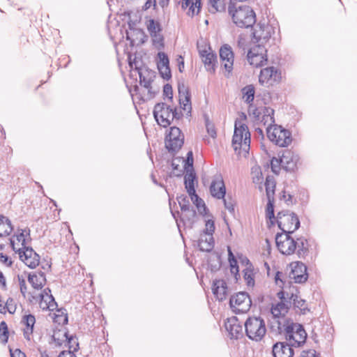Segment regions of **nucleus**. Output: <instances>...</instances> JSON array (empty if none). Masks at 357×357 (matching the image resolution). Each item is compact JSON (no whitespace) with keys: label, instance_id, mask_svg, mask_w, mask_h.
Segmentation results:
<instances>
[{"label":"nucleus","instance_id":"nucleus-63","mask_svg":"<svg viewBox=\"0 0 357 357\" xmlns=\"http://www.w3.org/2000/svg\"><path fill=\"white\" fill-rule=\"evenodd\" d=\"M17 278H18V281H19V284H20V292L22 293L23 296L25 297L26 290H27L25 280L22 276H20V275H18Z\"/></svg>","mask_w":357,"mask_h":357},{"label":"nucleus","instance_id":"nucleus-15","mask_svg":"<svg viewBox=\"0 0 357 357\" xmlns=\"http://www.w3.org/2000/svg\"><path fill=\"white\" fill-rule=\"evenodd\" d=\"M287 172H293L297 166L298 156L290 150H285L279 160H276Z\"/></svg>","mask_w":357,"mask_h":357},{"label":"nucleus","instance_id":"nucleus-46","mask_svg":"<svg viewBox=\"0 0 357 357\" xmlns=\"http://www.w3.org/2000/svg\"><path fill=\"white\" fill-rule=\"evenodd\" d=\"M223 199L225 207L228 210V211L234 215L235 213V204L236 202L232 199L230 196L225 197Z\"/></svg>","mask_w":357,"mask_h":357},{"label":"nucleus","instance_id":"nucleus-40","mask_svg":"<svg viewBox=\"0 0 357 357\" xmlns=\"http://www.w3.org/2000/svg\"><path fill=\"white\" fill-rule=\"evenodd\" d=\"M146 28L150 35L151 33H157L158 32H162V31L160 22L154 20L153 19H150L147 21Z\"/></svg>","mask_w":357,"mask_h":357},{"label":"nucleus","instance_id":"nucleus-31","mask_svg":"<svg viewBox=\"0 0 357 357\" xmlns=\"http://www.w3.org/2000/svg\"><path fill=\"white\" fill-rule=\"evenodd\" d=\"M246 259V267L243 271V278L248 286L254 287L255 274L253 273V266L248 259Z\"/></svg>","mask_w":357,"mask_h":357},{"label":"nucleus","instance_id":"nucleus-36","mask_svg":"<svg viewBox=\"0 0 357 357\" xmlns=\"http://www.w3.org/2000/svg\"><path fill=\"white\" fill-rule=\"evenodd\" d=\"M40 296L41 298L40 305L43 310L48 309L53 311L57 307V303L52 295L50 294L48 299H45V296L43 294H40Z\"/></svg>","mask_w":357,"mask_h":357},{"label":"nucleus","instance_id":"nucleus-5","mask_svg":"<svg viewBox=\"0 0 357 357\" xmlns=\"http://www.w3.org/2000/svg\"><path fill=\"white\" fill-rule=\"evenodd\" d=\"M277 224L283 233H294L300 227V221L297 215L289 211L278 213Z\"/></svg>","mask_w":357,"mask_h":357},{"label":"nucleus","instance_id":"nucleus-32","mask_svg":"<svg viewBox=\"0 0 357 357\" xmlns=\"http://www.w3.org/2000/svg\"><path fill=\"white\" fill-rule=\"evenodd\" d=\"M22 322L26 326V328L24 330V335L25 338L29 340V335L32 334L33 326L36 323L35 317L31 314L24 315L22 317Z\"/></svg>","mask_w":357,"mask_h":357},{"label":"nucleus","instance_id":"nucleus-12","mask_svg":"<svg viewBox=\"0 0 357 357\" xmlns=\"http://www.w3.org/2000/svg\"><path fill=\"white\" fill-rule=\"evenodd\" d=\"M139 77V84L148 90L147 99H152L155 94L158 93V89H153L151 84L155 77V72L149 69L147 67L144 68L138 73Z\"/></svg>","mask_w":357,"mask_h":357},{"label":"nucleus","instance_id":"nucleus-38","mask_svg":"<svg viewBox=\"0 0 357 357\" xmlns=\"http://www.w3.org/2000/svg\"><path fill=\"white\" fill-rule=\"evenodd\" d=\"M227 252L228 260L230 266V271L232 274L235 275V278H237L236 276L238 275L239 272L237 260L235 256L234 255L229 246H228L227 248Z\"/></svg>","mask_w":357,"mask_h":357},{"label":"nucleus","instance_id":"nucleus-20","mask_svg":"<svg viewBox=\"0 0 357 357\" xmlns=\"http://www.w3.org/2000/svg\"><path fill=\"white\" fill-rule=\"evenodd\" d=\"M178 93H179V103L181 105V107L183 111L187 112V114L191 113L192 106H191V96L188 91V87L183 84H178Z\"/></svg>","mask_w":357,"mask_h":357},{"label":"nucleus","instance_id":"nucleus-43","mask_svg":"<svg viewBox=\"0 0 357 357\" xmlns=\"http://www.w3.org/2000/svg\"><path fill=\"white\" fill-rule=\"evenodd\" d=\"M238 146V154H241V151H243L244 152V155L248 153L250 147V132H247L245 134V137H244L243 142L239 145Z\"/></svg>","mask_w":357,"mask_h":357},{"label":"nucleus","instance_id":"nucleus-56","mask_svg":"<svg viewBox=\"0 0 357 357\" xmlns=\"http://www.w3.org/2000/svg\"><path fill=\"white\" fill-rule=\"evenodd\" d=\"M276 306L282 312V313L286 314L288 312L289 307L291 306V301L290 299L289 301H281L276 304Z\"/></svg>","mask_w":357,"mask_h":357},{"label":"nucleus","instance_id":"nucleus-57","mask_svg":"<svg viewBox=\"0 0 357 357\" xmlns=\"http://www.w3.org/2000/svg\"><path fill=\"white\" fill-rule=\"evenodd\" d=\"M215 231V223L213 220H208L206 221L205 224V229L203 231L202 234H207V235L213 236V234Z\"/></svg>","mask_w":357,"mask_h":357},{"label":"nucleus","instance_id":"nucleus-48","mask_svg":"<svg viewBox=\"0 0 357 357\" xmlns=\"http://www.w3.org/2000/svg\"><path fill=\"white\" fill-rule=\"evenodd\" d=\"M65 341L68 342L69 349H73V351H72L73 353L79 349V343L77 342V339L73 335H68V334H67Z\"/></svg>","mask_w":357,"mask_h":357},{"label":"nucleus","instance_id":"nucleus-58","mask_svg":"<svg viewBox=\"0 0 357 357\" xmlns=\"http://www.w3.org/2000/svg\"><path fill=\"white\" fill-rule=\"evenodd\" d=\"M158 68V70H159V73H160L161 77L163 79L168 80L169 79L171 78L172 75H171V70H170L169 66H165L160 67Z\"/></svg>","mask_w":357,"mask_h":357},{"label":"nucleus","instance_id":"nucleus-35","mask_svg":"<svg viewBox=\"0 0 357 357\" xmlns=\"http://www.w3.org/2000/svg\"><path fill=\"white\" fill-rule=\"evenodd\" d=\"M208 10L211 13L225 12L226 10L225 0H208Z\"/></svg>","mask_w":357,"mask_h":357},{"label":"nucleus","instance_id":"nucleus-34","mask_svg":"<svg viewBox=\"0 0 357 357\" xmlns=\"http://www.w3.org/2000/svg\"><path fill=\"white\" fill-rule=\"evenodd\" d=\"M267 199H274L276 182L273 176H267L264 183Z\"/></svg>","mask_w":357,"mask_h":357},{"label":"nucleus","instance_id":"nucleus-64","mask_svg":"<svg viewBox=\"0 0 357 357\" xmlns=\"http://www.w3.org/2000/svg\"><path fill=\"white\" fill-rule=\"evenodd\" d=\"M301 357H321L320 354L317 353L314 349H309L307 351H303Z\"/></svg>","mask_w":357,"mask_h":357},{"label":"nucleus","instance_id":"nucleus-3","mask_svg":"<svg viewBox=\"0 0 357 357\" xmlns=\"http://www.w3.org/2000/svg\"><path fill=\"white\" fill-rule=\"evenodd\" d=\"M247 337L255 342L261 341L266 333V326L261 317H250L244 323Z\"/></svg>","mask_w":357,"mask_h":357},{"label":"nucleus","instance_id":"nucleus-42","mask_svg":"<svg viewBox=\"0 0 357 357\" xmlns=\"http://www.w3.org/2000/svg\"><path fill=\"white\" fill-rule=\"evenodd\" d=\"M266 216L269 219L271 225H273L274 220L275 219L274 214V199H268L266 209Z\"/></svg>","mask_w":357,"mask_h":357},{"label":"nucleus","instance_id":"nucleus-23","mask_svg":"<svg viewBox=\"0 0 357 357\" xmlns=\"http://www.w3.org/2000/svg\"><path fill=\"white\" fill-rule=\"evenodd\" d=\"M289 299L291 301V305H293L296 312L305 314L310 311L305 300L300 297L296 288L294 291L291 293V297H289Z\"/></svg>","mask_w":357,"mask_h":357},{"label":"nucleus","instance_id":"nucleus-60","mask_svg":"<svg viewBox=\"0 0 357 357\" xmlns=\"http://www.w3.org/2000/svg\"><path fill=\"white\" fill-rule=\"evenodd\" d=\"M141 63V61H137V59L135 58L133 61L130 60L129 66L132 70H135L138 73L141 70H143L144 68H146V66H142Z\"/></svg>","mask_w":357,"mask_h":357},{"label":"nucleus","instance_id":"nucleus-59","mask_svg":"<svg viewBox=\"0 0 357 357\" xmlns=\"http://www.w3.org/2000/svg\"><path fill=\"white\" fill-rule=\"evenodd\" d=\"M296 287H292L290 288L289 291H287L284 290L280 291L277 294L278 297L280 299V301H289V297H291V293L295 291Z\"/></svg>","mask_w":357,"mask_h":357},{"label":"nucleus","instance_id":"nucleus-33","mask_svg":"<svg viewBox=\"0 0 357 357\" xmlns=\"http://www.w3.org/2000/svg\"><path fill=\"white\" fill-rule=\"evenodd\" d=\"M13 230L11 221L6 216L0 215V237L7 236Z\"/></svg>","mask_w":357,"mask_h":357},{"label":"nucleus","instance_id":"nucleus-39","mask_svg":"<svg viewBox=\"0 0 357 357\" xmlns=\"http://www.w3.org/2000/svg\"><path fill=\"white\" fill-rule=\"evenodd\" d=\"M188 195H190L193 204L197 206L199 213L202 215L206 213L207 208L204 204V202L197 195L196 192H195V193Z\"/></svg>","mask_w":357,"mask_h":357},{"label":"nucleus","instance_id":"nucleus-28","mask_svg":"<svg viewBox=\"0 0 357 357\" xmlns=\"http://www.w3.org/2000/svg\"><path fill=\"white\" fill-rule=\"evenodd\" d=\"M215 242L213 236L207 234H201L198 241V246L202 252H209L214 248Z\"/></svg>","mask_w":357,"mask_h":357},{"label":"nucleus","instance_id":"nucleus-7","mask_svg":"<svg viewBox=\"0 0 357 357\" xmlns=\"http://www.w3.org/2000/svg\"><path fill=\"white\" fill-rule=\"evenodd\" d=\"M229 305L234 313L243 314L250 309L252 301L248 293L241 291L230 298Z\"/></svg>","mask_w":357,"mask_h":357},{"label":"nucleus","instance_id":"nucleus-21","mask_svg":"<svg viewBox=\"0 0 357 357\" xmlns=\"http://www.w3.org/2000/svg\"><path fill=\"white\" fill-rule=\"evenodd\" d=\"M247 132H249L248 127L244 124L241 123L238 126V123H235L234 132L232 138V146L235 151H238V145L242 144L245 137Z\"/></svg>","mask_w":357,"mask_h":357},{"label":"nucleus","instance_id":"nucleus-37","mask_svg":"<svg viewBox=\"0 0 357 357\" xmlns=\"http://www.w3.org/2000/svg\"><path fill=\"white\" fill-rule=\"evenodd\" d=\"M243 93V98L245 100V102L250 105H253L252 102L255 98V87L252 85H247L243 87L241 90Z\"/></svg>","mask_w":357,"mask_h":357},{"label":"nucleus","instance_id":"nucleus-18","mask_svg":"<svg viewBox=\"0 0 357 357\" xmlns=\"http://www.w3.org/2000/svg\"><path fill=\"white\" fill-rule=\"evenodd\" d=\"M293 347L294 346L287 342H278L273 344L272 353L274 357H293Z\"/></svg>","mask_w":357,"mask_h":357},{"label":"nucleus","instance_id":"nucleus-22","mask_svg":"<svg viewBox=\"0 0 357 357\" xmlns=\"http://www.w3.org/2000/svg\"><path fill=\"white\" fill-rule=\"evenodd\" d=\"M210 192L217 199L224 198L226 194L225 186L220 175L216 176L210 186Z\"/></svg>","mask_w":357,"mask_h":357},{"label":"nucleus","instance_id":"nucleus-62","mask_svg":"<svg viewBox=\"0 0 357 357\" xmlns=\"http://www.w3.org/2000/svg\"><path fill=\"white\" fill-rule=\"evenodd\" d=\"M163 96L170 100H172V98H173L172 87L169 84H165V86L163 87Z\"/></svg>","mask_w":357,"mask_h":357},{"label":"nucleus","instance_id":"nucleus-47","mask_svg":"<svg viewBox=\"0 0 357 357\" xmlns=\"http://www.w3.org/2000/svg\"><path fill=\"white\" fill-rule=\"evenodd\" d=\"M271 313L275 318V321L273 322V328H274L276 324L278 326V321L282 319H287L285 317V314L282 313V312L275 305H273L271 307Z\"/></svg>","mask_w":357,"mask_h":357},{"label":"nucleus","instance_id":"nucleus-16","mask_svg":"<svg viewBox=\"0 0 357 357\" xmlns=\"http://www.w3.org/2000/svg\"><path fill=\"white\" fill-rule=\"evenodd\" d=\"M225 327L231 339H238L243 337V327L237 317L228 318L225 323Z\"/></svg>","mask_w":357,"mask_h":357},{"label":"nucleus","instance_id":"nucleus-24","mask_svg":"<svg viewBox=\"0 0 357 357\" xmlns=\"http://www.w3.org/2000/svg\"><path fill=\"white\" fill-rule=\"evenodd\" d=\"M280 73L274 67H268L261 70L259 81L261 84L268 83L269 81L277 82L280 79Z\"/></svg>","mask_w":357,"mask_h":357},{"label":"nucleus","instance_id":"nucleus-55","mask_svg":"<svg viewBox=\"0 0 357 357\" xmlns=\"http://www.w3.org/2000/svg\"><path fill=\"white\" fill-rule=\"evenodd\" d=\"M16 305L15 304L14 299L8 298L5 303L6 312L8 311L10 314H14L16 311Z\"/></svg>","mask_w":357,"mask_h":357},{"label":"nucleus","instance_id":"nucleus-25","mask_svg":"<svg viewBox=\"0 0 357 357\" xmlns=\"http://www.w3.org/2000/svg\"><path fill=\"white\" fill-rule=\"evenodd\" d=\"M227 285L224 280H215L213 282L212 291L217 299L222 301L227 296Z\"/></svg>","mask_w":357,"mask_h":357},{"label":"nucleus","instance_id":"nucleus-45","mask_svg":"<svg viewBox=\"0 0 357 357\" xmlns=\"http://www.w3.org/2000/svg\"><path fill=\"white\" fill-rule=\"evenodd\" d=\"M68 332L59 330L55 331L52 335V340L57 346H61L63 342H65Z\"/></svg>","mask_w":357,"mask_h":357},{"label":"nucleus","instance_id":"nucleus-10","mask_svg":"<svg viewBox=\"0 0 357 357\" xmlns=\"http://www.w3.org/2000/svg\"><path fill=\"white\" fill-rule=\"evenodd\" d=\"M183 143L184 136L181 130L176 126L171 127L165 139V146L168 151L172 153H176L181 149Z\"/></svg>","mask_w":357,"mask_h":357},{"label":"nucleus","instance_id":"nucleus-14","mask_svg":"<svg viewBox=\"0 0 357 357\" xmlns=\"http://www.w3.org/2000/svg\"><path fill=\"white\" fill-rule=\"evenodd\" d=\"M266 50L264 47L256 45L251 48L247 54L249 63L255 67H260L267 61Z\"/></svg>","mask_w":357,"mask_h":357},{"label":"nucleus","instance_id":"nucleus-61","mask_svg":"<svg viewBox=\"0 0 357 357\" xmlns=\"http://www.w3.org/2000/svg\"><path fill=\"white\" fill-rule=\"evenodd\" d=\"M57 312H61V314H56L55 321L56 322H63V324L68 323V316L67 314L63 311V309L57 310Z\"/></svg>","mask_w":357,"mask_h":357},{"label":"nucleus","instance_id":"nucleus-30","mask_svg":"<svg viewBox=\"0 0 357 357\" xmlns=\"http://www.w3.org/2000/svg\"><path fill=\"white\" fill-rule=\"evenodd\" d=\"M295 243L296 244L297 255L298 257L304 258L309 252V244L307 240L305 237L301 236L295 240Z\"/></svg>","mask_w":357,"mask_h":357},{"label":"nucleus","instance_id":"nucleus-13","mask_svg":"<svg viewBox=\"0 0 357 357\" xmlns=\"http://www.w3.org/2000/svg\"><path fill=\"white\" fill-rule=\"evenodd\" d=\"M272 31L273 28L271 26L258 23L252 32V42L257 44V45L264 47V44H266L271 37Z\"/></svg>","mask_w":357,"mask_h":357},{"label":"nucleus","instance_id":"nucleus-8","mask_svg":"<svg viewBox=\"0 0 357 357\" xmlns=\"http://www.w3.org/2000/svg\"><path fill=\"white\" fill-rule=\"evenodd\" d=\"M13 250L19 254L20 259L29 268H35L40 261V256L31 247L17 248L14 241L10 239Z\"/></svg>","mask_w":357,"mask_h":357},{"label":"nucleus","instance_id":"nucleus-9","mask_svg":"<svg viewBox=\"0 0 357 357\" xmlns=\"http://www.w3.org/2000/svg\"><path fill=\"white\" fill-rule=\"evenodd\" d=\"M153 116L158 124L167 128L172 123V108L165 102L157 103L153 109Z\"/></svg>","mask_w":357,"mask_h":357},{"label":"nucleus","instance_id":"nucleus-44","mask_svg":"<svg viewBox=\"0 0 357 357\" xmlns=\"http://www.w3.org/2000/svg\"><path fill=\"white\" fill-rule=\"evenodd\" d=\"M9 331L6 321H2L0 323V341L3 344H6L8 340Z\"/></svg>","mask_w":357,"mask_h":357},{"label":"nucleus","instance_id":"nucleus-53","mask_svg":"<svg viewBox=\"0 0 357 357\" xmlns=\"http://www.w3.org/2000/svg\"><path fill=\"white\" fill-rule=\"evenodd\" d=\"M158 57L159 58V61L157 63L158 68L169 66V60L167 54L160 52L158 53Z\"/></svg>","mask_w":357,"mask_h":357},{"label":"nucleus","instance_id":"nucleus-29","mask_svg":"<svg viewBox=\"0 0 357 357\" xmlns=\"http://www.w3.org/2000/svg\"><path fill=\"white\" fill-rule=\"evenodd\" d=\"M182 214L180 217V220L184 225L192 228L195 222V218L197 216V213L195 210L193 208V207H188L186 210H183Z\"/></svg>","mask_w":357,"mask_h":357},{"label":"nucleus","instance_id":"nucleus-2","mask_svg":"<svg viewBox=\"0 0 357 357\" xmlns=\"http://www.w3.org/2000/svg\"><path fill=\"white\" fill-rule=\"evenodd\" d=\"M228 13L233 23L239 28L252 27L256 23V14L249 6H237L232 0H230L228 5Z\"/></svg>","mask_w":357,"mask_h":357},{"label":"nucleus","instance_id":"nucleus-17","mask_svg":"<svg viewBox=\"0 0 357 357\" xmlns=\"http://www.w3.org/2000/svg\"><path fill=\"white\" fill-rule=\"evenodd\" d=\"M220 57L225 69L230 73L234 65V53L230 45L225 44L220 47Z\"/></svg>","mask_w":357,"mask_h":357},{"label":"nucleus","instance_id":"nucleus-41","mask_svg":"<svg viewBox=\"0 0 357 357\" xmlns=\"http://www.w3.org/2000/svg\"><path fill=\"white\" fill-rule=\"evenodd\" d=\"M150 36L151 37L153 45L158 50H161L164 48V37L162 34V32H158L157 33H151Z\"/></svg>","mask_w":357,"mask_h":357},{"label":"nucleus","instance_id":"nucleus-27","mask_svg":"<svg viewBox=\"0 0 357 357\" xmlns=\"http://www.w3.org/2000/svg\"><path fill=\"white\" fill-rule=\"evenodd\" d=\"M28 281L34 289H41L46 283L45 275L42 271L30 273Z\"/></svg>","mask_w":357,"mask_h":357},{"label":"nucleus","instance_id":"nucleus-11","mask_svg":"<svg viewBox=\"0 0 357 357\" xmlns=\"http://www.w3.org/2000/svg\"><path fill=\"white\" fill-rule=\"evenodd\" d=\"M292 233H278L275 236V243L278 250L285 255H291L296 250L294 238L291 236Z\"/></svg>","mask_w":357,"mask_h":357},{"label":"nucleus","instance_id":"nucleus-1","mask_svg":"<svg viewBox=\"0 0 357 357\" xmlns=\"http://www.w3.org/2000/svg\"><path fill=\"white\" fill-rule=\"evenodd\" d=\"M278 333L284 335L287 342L299 347L303 345L307 338V333L303 325L294 323L290 319H282L278 321Z\"/></svg>","mask_w":357,"mask_h":357},{"label":"nucleus","instance_id":"nucleus-54","mask_svg":"<svg viewBox=\"0 0 357 357\" xmlns=\"http://www.w3.org/2000/svg\"><path fill=\"white\" fill-rule=\"evenodd\" d=\"M193 153L190 151L187 153L186 159L184 160V169L186 172H189V169H192L193 170Z\"/></svg>","mask_w":357,"mask_h":357},{"label":"nucleus","instance_id":"nucleus-26","mask_svg":"<svg viewBox=\"0 0 357 357\" xmlns=\"http://www.w3.org/2000/svg\"><path fill=\"white\" fill-rule=\"evenodd\" d=\"M199 54L206 68L212 73H214L217 55L213 52H208L206 50L200 51Z\"/></svg>","mask_w":357,"mask_h":357},{"label":"nucleus","instance_id":"nucleus-19","mask_svg":"<svg viewBox=\"0 0 357 357\" xmlns=\"http://www.w3.org/2000/svg\"><path fill=\"white\" fill-rule=\"evenodd\" d=\"M289 277L294 279L296 283L305 282L308 278L307 266L302 262H296L291 269Z\"/></svg>","mask_w":357,"mask_h":357},{"label":"nucleus","instance_id":"nucleus-49","mask_svg":"<svg viewBox=\"0 0 357 357\" xmlns=\"http://www.w3.org/2000/svg\"><path fill=\"white\" fill-rule=\"evenodd\" d=\"M205 126L207 132L212 138H215L217 136L216 130L214 124L210 121L209 118L205 115Z\"/></svg>","mask_w":357,"mask_h":357},{"label":"nucleus","instance_id":"nucleus-4","mask_svg":"<svg viewBox=\"0 0 357 357\" xmlns=\"http://www.w3.org/2000/svg\"><path fill=\"white\" fill-rule=\"evenodd\" d=\"M248 113L252 115L255 121L263 124L264 126L273 127L275 125L274 109L270 107H255L250 105L248 107Z\"/></svg>","mask_w":357,"mask_h":357},{"label":"nucleus","instance_id":"nucleus-51","mask_svg":"<svg viewBox=\"0 0 357 357\" xmlns=\"http://www.w3.org/2000/svg\"><path fill=\"white\" fill-rule=\"evenodd\" d=\"M29 236L30 235V230L28 229L27 231L26 229H20V233L15 235L16 239L18 242L21 243L22 248L26 247V238L25 236Z\"/></svg>","mask_w":357,"mask_h":357},{"label":"nucleus","instance_id":"nucleus-6","mask_svg":"<svg viewBox=\"0 0 357 357\" xmlns=\"http://www.w3.org/2000/svg\"><path fill=\"white\" fill-rule=\"evenodd\" d=\"M266 134L271 142L280 147L288 146L292 141L291 133L277 124L266 128Z\"/></svg>","mask_w":357,"mask_h":357},{"label":"nucleus","instance_id":"nucleus-52","mask_svg":"<svg viewBox=\"0 0 357 357\" xmlns=\"http://www.w3.org/2000/svg\"><path fill=\"white\" fill-rule=\"evenodd\" d=\"M177 201L180 206L181 210H186L188 207H190V201L186 195H181L177 197Z\"/></svg>","mask_w":357,"mask_h":357},{"label":"nucleus","instance_id":"nucleus-50","mask_svg":"<svg viewBox=\"0 0 357 357\" xmlns=\"http://www.w3.org/2000/svg\"><path fill=\"white\" fill-rule=\"evenodd\" d=\"M189 10L188 12V15L192 17L195 14H198L199 10L201 8V0H196L195 3L191 2L190 5Z\"/></svg>","mask_w":357,"mask_h":357}]
</instances>
